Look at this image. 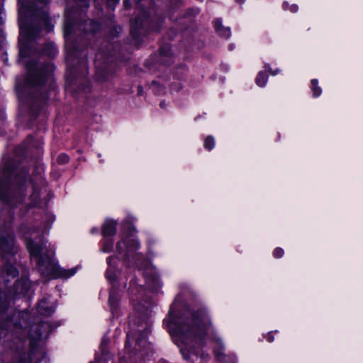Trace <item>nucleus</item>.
<instances>
[{"instance_id":"1","label":"nucleus","mask_w":363,"mask_h":363,"mask_svg":"<svg viewBox=\"0 0 363 363\" xmlns=\"http://www.w3.org/2000/svg\"><path fill=\"white\" fill-rule=\"evenodd\" d=\"M164 323L184 359H187L190 353L197 355V350L206 345L208 340L212 344L216 359L218 361L223 360L222 340L211 328L204 310L197 311L189 318L177 316L172 307Z\"/></svg>"},{"instance_id":"2","label":"nucleus","mask_w":363,"mask_h":363,"mask_svg":"<svg viewBox=\"0 0 363 363\" xmlns=\"http://www.w3.org/2000/svg\"><path fill=\"white\" fill-rule=\"evenodd\" d=\"M21 231L30 257L36 259L38 269L43 277L48 279H68L77 273L79 266L71 269L60 267L54 259V250L38 245L44 232L26 227L22 228Z\"/></svg>"},{"instance_id":"3","label":"nucleus","mask_w":363,"mask_h":363,"mask_svg":"<svg viewBox=\"0 0 363 363\" xmlns=\"http://www.w3.org/2000/svg\"><path fill=\"white\" fill-rule=\"evenodd\" d=\"M30 319V314L27 311L15 312L12 320L2 318L0 321V340L6 338L7 341L17 344L28 339L30 345H34L43 337V334L47 333L49 325L46 323L31 324Z\"/></svg>"},{"instance_id":"4","label":"nucleus","mask_w":363,"mask_h":363,"mask_svg":"<svg viewBox=\"0 0 363 363\" xmlns=\"http://www.w3.org/2000/svg\"><path fill=\"white\" fill-rule=\"evenodd\" d=\"M27 171L21 169L13 172L8 181L0 183V199L5 206L0 213V219L5 221L9 208L19 206L21 211L23 208V201L25 199L28 185Z\"/></svg>"},{"instance_id":"5","label":"nucleus","mask_w":363,"mask_h":363,"mask_svg":"<svg viewBox=\"0 0 363 363\" xmlns=\"http://www.w3.org/2000/svg\"><path fill=\"white\" fill-rule=\"evenodd\" d=\"M17 252L13 238L9 231V225H0V255L4 262V267L0 272V283L6 285L10 277L14 279L18 274V270L13 266L16 260L15 256Z\"/></svg>"},{"instance_id":"6","label":"nucleus","mask_w":363,"mask_h":363,"mask_svg":"<svg viewBox=\"0 0 363 363\" xmlns=\"http://www.w3.org/2000/svg\"><path fill=\"white\" fill-rule=\"evenodd\" d=\"M139 248L138 242L134 238H128L121 240L117 245V250L120 254L124 252L125 259L129 264L135 265L140 269H144L149 264L143 255L137 253Z\"/></svg>"},{"instance_id":"7","label":"nucleus","mask_w":363,"mask_h":363,"mask_svg":"<svg viewBox=\"0 0 363 363\" xmlns=\"http://www.w3.org/2000/svg\"><path fill=\"white\" fill-rule=\"evenodd\" d=\"M150 332L148 325L147 323L145 324L144 327H142L141 329H138L135 331L133 334H128V341L127 343L130 342L133 340H135L136 343L140 347H145L146 343V337L147 336Z\"/></svg>"},{"instance_id":"8","label":"nucleus","mask_w":363,"mask_h":363,"mask_svg":"<svg viewBox=\"0 0 363 363\" xmlns=\"http://www.w3.org/2000/svg\"><path fill=\"white\" fill-rule=\"evenodd\" d=\"M54 301L50 297L43 298L38 305V311L43 315H50L55 311Z\"/></svg>"},{"instance_id":"9","label":"nucleus","mask_w":363,"mask_h":363,"mask_svg":"<svg viewBox=\"0 0 363 363\" xmlns=\"http://www.w3.org/2000/svg\"><path fill=\"white\" fill-rule=\"evenodd\" d=\"M30 286V283L27 278H23L18 280L16 284L13 289L12 294L16 296H21L26 294Z\"/></svg>"},{"instance_id":"10","label":"nucleus","mask_w":363,"mask_h":363,"mask_svg":"<svg viewBox=\"0 0 363 363\" xmlns=\"http://www.w3.org/2000/svg\"><path fill=\"white\" fill-rule=\"evenodd\" d=\"M108 269L106 271V278L111 283L113 284L118 277L119 271L116 269L115 263L116 258L109 257L107 259Z\"/></svg>"},{"instance_id":"11","label":"nucleus","mask_w":363,"mask_h":363,"mask_svg":"<svg viewBox=\"0 0 363 363\" xmlns=\"http://www.w3.org/2000/svg\"><path fill=\"white\" fill-rule=\"evenodd\" d=\"M48 0H42L40 6V12L38 13V9H31V11L36 12L37 15H40V22L44 25L48 31L51 30L52 26L50 25L49 17L47 15L45 9V4Z\"/></svg>"},{"instance_id":"12","label":"nucleus","mask_w":363,"mask_h":363,"mask_svg":"<svg viewBox=\"0 0 363 363\" xmlns=\"http://www.w3.org/2000/svg\"><path fill=\"white\" fill-rule=\"evenodd\" d=\"M116 223L113 220L107 219L104 221L102 228V235L104 238L113 237L116 232Z\"/></svg>"},{"instance_id":"13","label":"nucleus","mask_w":363,"mask_h":363,"mask_svg":"<svg viewBox=\"0 0 363 363\" xmlns=\"http://www.w3.org/2000/svg\"><path fill=\"white\" fill-rule=\"evenodd\" d=\"M119 299L120 295L118 294V289L113 286L110 291L108 299L110 306L112 309L117 308Z\"/></svg>"},{"instance_id":"14","label":"nucleus","mask_w":363,"mask_h":363,"mask_svg":"<svg viewBox=\"0 0 363 363\" xmlns=\"http://www.w3.org/2000/svg\"><path fill=\"white\" fill-rule=\"evenodd\" d=\"M214 26L216 31L224 38H229L231 35V32L229 28H223L221 24V21L218 19L214 21Z\"/></svg>"},{"instance_id":"15","label":"nucleus","mask_w":363,"mask_h":363,"mask_svg":"<svg viewBox=\"0 0 363 363\" xmlns=\"http://www.w3.org/2000/svg\"><path fill=\"white\" fill-rule=\"evenodd\" d=\"M147 284L150 290L155 291L160 287V280L157 276H154L152 277H147Z\"/></svg>"},{"instance_id":"16","label":"nucleus","mask_w":363,"mask_h":363,"mask_svg":"<svg viewBox=\"0 0 363 363\" xmlns=\"http://www.w3.org/2000/svg\"><path fill=\"white\" fill-rule=\"evenodd\" d=\"M9 300L4 292L0 291V313H4L7 309Z\"/></svg>"},{"instance_id":"17","label":"nucleus","mask_w":363,"mask_h":363,"mask_svg":"<svg viewBox=\"0 0 363 363\" xmlns=\"http://www.w3.org/2000/svg\"><path fill=\"white\" fill-rule=\"evenodd\" d=\"M20 35L21 37L25 35L28 39H31L35 36V31L30 28L24 27L22 23H20Z\"/></svg>"},{"instance_id":"18","label":"nucleus","mask_w":363,"mask_h":363,"mask_svg":"<svg viewBox=\"0 0 363 363\" xmlns=\"http://www.w3.org/2000/svg\"><path fill=\"white\" fill-rule=\"evenodd\" d=\"M267 80V74L264 72L261 71L258 73L255 82L257 86L260 87H264L266 85Z\"/></svg>"},{"instance_id":"19","label":"nucleus","mask_w":363,"mask_h":363,"mask_svg":"<svg viewBox=\"0 0 363 363\" xmlns=\"http://www.w3.org/2000/svg\"><path fill=\"white\" fill-rule=\"evenodd\" d=\"M133 306L138 313H144L145 315L149 314V310L150 307V302L145 301L144 305L141 303H133Z\"/></svg>"},{"instance_id":"20","label":"nucleus","mask_w":363,"mask_h":363,"mask_svg":"<svg viewBox=\"0 0 363 363\" xmlns=\"http://www.w3.org/2000/svg\"><path fill=\"white\" fill-rule=\"evenodd\" d=\"M113 247V240L111 238H104V240L102 242V248H101L102 252H104L105 253H108L112 250Z\"/></svg>"},{"instance_id":"21","label":"nucleus","mask_w":363,"mask_h":363,"mask_svg":"<svg viewBox=\"0 0 363 363\" xmlns=\"http://www.w3.org/2000/svg\"><path fill=\"white\" fill-rule=\"evenodd\" d=\"M318 80L317 79H312L311 80V89L313 91V96L314 97H318L320 96L322 93L321 88L318 85Z\"/></svg>"},{"instance_id":"22","label":"nucleus","mask_w":363,"mask_h":363,"mask_svg":"<svg viewBox=\"0 0 363 363\" xmlns=\"http://www.w3.org/2000/svg\"><path fill=\"white\" fill-rule=\"evenodd\" d=\"M215 146V139L212 136H208L204 140V147L211 150Z\"/></svg>"},{"instance_id":"23","label":"nucleus","mask_w":363,"mask_h":363,"mask_svg":"<svg viewBox=\"0 0 363 363\" xmlns=\"http://www.w3.org/2000/svg\"><path fill=\"white\" fill-rule=\"evenodd\" d=\"M30 199L32 201V205L33 206H37L39 202V192L38 189L33 186V191L32 194L30 195Z\"/></svg>"},{"instance_id":"24","label":"nucleus","mask_w":363,"mask_h":363,"mask_svg":"<svg viewBox=\"0 0 363 363\" xmlns=\"http://www.w3.org/2000/svg\"><path fill=\"white\" fill-rule=\"evenodd\" d=\"M283 7L285 10H289L292 13H296L298 11V6L296 5H289L288 2H284L283 4Z\"/></svg>"},{"instance_id":"25","label":"nucleus","mask_w":363,"mask_h":363,"mask_svg":"<svg viewBox=\"0 0 363 363\" xmlns=\"http://www.w3.org/2000/svg\"><path fill=\"white\" fill-rule=\"evenodd\" d=\"M57 160L60 164H66L69 161V157L65 154H61L57 157Z\"/></svg>"},{"instance_id":"26","label":"nucleus","mask_w":363,"mask_h":363,"mask_svg":"<svg viewBox=\"0 0 363 363\" xmlns=\"http://www.w3.org/2000/svg\"><path fill=\"white\" fill-rule=\"evenodd\" d=\"M273 255L276 258H280L284 255V250L281 248L277 247L273 252Z\"/></svg>"},{"instance_id":"27","label":"nucleus","mask_w":363,"mask_h":363,"mask_svg":"<svg viewBox=\"0 0 363 363\" xmlns=\"http://www.w3.org/2000/svg\"><path fill=\"white\" fill-rule=\"evenodd\" d=\"M89 24L91 26V28L89 29V30L91 32H95L99 27V25L93 21H89Z\"/></svg>"},{"instance_id":"28","label":"nucleus","mask_w":363,"mask_h":363,"mask_svg":"<svg viewBox=\"0 0 363 363\" xmlns=\"http://www.w3.org/2000/svg\"><path fill=\"white\" fill-rule=\"evenodd\" d=\"M49 47L50 48V50L48 51V52L46 51V54L48 55H55V53L56 52V50H55V48L54 45L53 44H50Z\"/></svg>"},{"instance_id":"29","label":"nucleus","mask_w":363,"mask_h":363,"mask_svg":"<svg viewBox=\"0 0 363 363\" xmlns=\"http://www.w3.org/2000/svg\"><path fill=\"white\" fill-rule=\"evenodd\" d=\"M71 27L69 25H65V36L67 38L68 35L71 33Z\"/></svg>"},{"instance_id":"30","label":"nucleus","mask_w":363,"mask_h":363,"mask_svg":"<svg viewBox=\"0 0 363 363\" xmlns=\"http://www.w3.org/2000/svg\"><path fill=\"white\" fill-rule=\"evenodd\" d=\"M266 338L269 342H272L274 341V336L271 333H268L266 336Z\"/></svg>"},{"instance_id":"31","label":"nucleus","mask_w":363,"mask_h":363,"mask_svg":"<svg viewBox=\"0 0 363 363\" xmlns=\"http://www.w3.org/2000/svg\"><path fill=\"white\" fill-rule=\"evenodd\" d=\"M269 67V66L267 65V66H265L264 67H265V69H269V71L271 72V74H272V75H276V74H277L279 72V69H276V70H274V71H272V70H270V69H269V67Z\"/></svg>"},{"instance_id":"32","label":"nucleus","mask_w":363,"mask_h":363,"mask_svg":"<svg viewBox=\"0 0 363 363\" xmlns=\"http://www.w3.org/2000/svg\"><path fill=\"white\" fill-rule=\"evenodd\" d=\"M48 70L50 72V73L52 72V67L51 65H48Z\"/></svg>"},{"instance_id":"33","label":"nucleus","mask_w":363,"mask_h":363,"mask_svg":"<svg viewBox=\"0 0 363 363\" xmlns=\"http://www.w3.org/2000/svg\"><path fill=\"white\" fill-rule=\"evenodd\" d=\"M107 342H108V340H106L104 339V340H102V343H101V344H102V345H106V344H107Z\"/></svg>"},{"instance_id":"34","label":"nucleus","mask_w":363,"mask_h":363,"mask_svg":"<svg viewBox=\"0 0 363 363\" xmlns=\"http://www.w3.org/2000/svg\"><path fill=\"white\" fill-rule=\"evenodd\" d=\"M135 23L138 26L139 23V19H136Z\"/></svg>"},{"instance_id":"35","label":"nucleus","mask_w":363,"mask_h":363,"mask_svg":"<svg viewBox=\"0 0 363 363\" xmlns=\"http://www.w3.org/2000/svg\"><path fill=\"white\" fill-rule=\"evenodd\" d=\"M245 0H237V1L240 2V3H242L244 2Z\"/></svg>"},{"instance_id":"36","label":"nucleus","mask_w":363,"mask_h":363,"mask_svg":"<svg viewBox=\"0 0 363 363\" xmlns=\"http://www.w3.org/2000/svg\"><path fill=\"white\" fill-rule=\"evenodd\" d=\"M22 10H23V7L21 8L20 12H22L23 11Z\"/></svg>"},{"instance_id":"37","label":"nucleus","mask_w":363,"mask_h":363,"mask_svg":"<svg viewBox=\"0 0 363 363\" xmlns=\"http://www.w3.org/2000/svg\"><path fill=\"white\" fill-rule=\"evenodd\" d=\"M126 1H127V0H124V3H125V4H126Z\"/></svg>"},{"instance_id":"38","label":"nucleus","mask_w":363,"mask_h":363,"mask_svg":"<svg viewBox=\"0 0 363 363\" xmlns=\"http://www.w3.org/2000/svg\"><path fill=\"white\" fill-rule=\"evenodd\" d=\"M116 3H117V2H118V0H116Z\"/></svg>"}]
</instances>
